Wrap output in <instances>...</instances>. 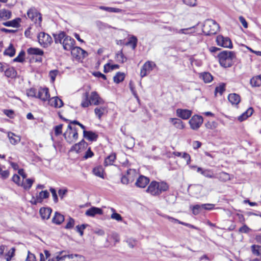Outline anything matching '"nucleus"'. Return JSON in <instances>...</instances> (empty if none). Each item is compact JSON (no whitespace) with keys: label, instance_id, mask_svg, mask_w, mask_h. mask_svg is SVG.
<instances>
[{"label":"nucleus","instance_id":"obj_42","mask_svg":"<svg viewBox=\"0 0 261 261\" xmlns=\"http://www.w3.org/2000/svg\"><path fill=\"white\" fill-rule=\"evenodd\" d=\"M124 77L125 75L123 73L118 72L114 76L113 80L115 83L118 84L124 80Z\"/></svg>","mask_w":261,"mask_h":261},{"label":"nucleus","instance_id":"obj_57","mask_svg":"<svg viewBox=\"0 0 261 261\" xmlns=\"http://www.w3.org/2000/svg\"><path fill=\"white\" fill-rule=\"evenodd\" d=\"M74 225V220L72 218L70 217L68 219V221L65 226V228L70 229L73 227Z\"/></svg>","mask_w":261,"mask_h":261},{"label":"nucleus","instance_id":"obj_27","mask_svg":"<svg viewBox=\"0 0 261 261\" xmlns=\"http://www.w3.org/2000/svg\"><path fill=\"white\" fill-rule=\"evenodd\" d=\"M12 13L10 11L5 9L0 10V19L6 20L11 17Z\"/></svg>","mask_w":261,"mask_h":261},{"label":"nucleus","instance_id":"obj_15","mask_svg":"<svg viewBox=\"0 0 261 261\" xmlns=\"http://www.w3.org/2000/svg\"><path fill=\"white\" fill-rule=\"evenodd\" d=\"M64 261H85V258L77 254H64Z\"/></svg>","mask_w":261,"mask_h":261},{"label":"nucleus","instance_id":"obj_20","mask_svg":"<svg viewBox=\"0 0 261 261\" xmlns=\"http://www.w3.org/2000/svg\"><path fill=\"white\" fill-rule=\"evenodd\" d=\"M35 180L33 178L22 179L20 186L22 187L25 190H29L33 184Z\"/></svg>","mask_w":261,"mask_h":261},{"label":"nucleus","instance_id":"obj_21","mask_svg":"<svg viewBox=\"0 0 261 261\" xmlns=\"http://www.w3.org/2000/svg\"><path fill=\"white\" fill-rule=\"evenodd\" d=\"M8 137L10 143L13 145L17 144L21 140V137L19 136L10 132L8 133Z\"/></svg>","mask_w":261,"mask_h":261},{"label":"nucleus","instance_id":"obj_51","mask_svg":"<svg viewBox=\"0 0 261 261\" xmlns=\"http://www.w3.org/2000/svg\"><path fill=\"white\" fill-rule=\"evenodd\" d=\"M27 94L28 96L37 98V92L34 88H31L27 90Z\"/></svg>","mask_w":261,"mask_h":261},{"label":"nucleus","instance_id":"obj_22","mask_svg":"<svg viewBox=\"0 0 261 261\" xmlns=\"http://www.w3.org/2000/svg\"><path fill=\"white\" fill-rule=\"evenodd\" d=\"M51 209L49 207H42L40 209L39 213L40 215L43 220H47L49 218L51 213Z\"/></svg>","mask_w":261,"mask_h":261},{"label":"nucleus","instance_id":"obj_29","mask_svg":"<svg viewBox=\"0 0 261 261\" xmlns=\"http://www.w3.org/2000/svg\"><path fill=\"white\" fill-rule=\"evenodd\" d=\"M49 196V193L47 190L42 191L38 195L36 196V202H42L44 199L48 198Z\"/></svg>","mask_w":261,"mask_h":261},{"label":"nucleus","instance_id":"obj_53","mask_svg":"<svg viewBox=\"0 0 261 261\" xmlns=\"http://www.w3.org/2000/svg\"><path fill=\"white\" fill-rule=\"evenodd\" d=\"M58 73L59 71L58 70H51L49 72V75L52 82H54L55 81L56 77L58 74Z\"/></svg>","mask_w":261,"mask_h":261},{"label":"nucleus","instance_id":"obj_59","mask_svg":"<svg viewBox=\"0 0 261 261\" xmlns=\"http://www.w3.org/2000/svg\"><path fill=\"white\" fill-rule=\"evenodd\" d=\"M12 180L18 186H20L21 181L20 180V176L18 175L14 174L12 177Z\"/></svg>","mask_w":261,"mask_h":261},{"label":"nucleus","instance_id":"obj_2","mask_svg":"<svg viewBox=\"0 0 261 261\" xmlns=\"http://www.w3.org/2000/svg\"><path fill=\"white\" fill-rule=\"evenodd\" d=\"M169 186L165 182L152 181L146 189V192L152 196H159L162 192L168 190Z\"/></svg>","mask_w":261,"mask_h":261},{"label":"nucleus","instance_id":"obj_24","mask_svg":"<svg viewBox=\"0 0 261 261\" xmlns=\"http://www.w3.org/2000/svg\"><path fill=\"white\" fill-rule=\"evenodd\" d=\"M169 121L177 129H182L185 128L184 122L179 119L171 118L169 119Z\"/></svg>","mask_w":261,"mask_h":261},{"label":"nucleus","instance_id":"obj_16","mask_svg":"<svg viewBox=\"0 0 261 261\" xmlns=\"http://www.w3.org/2000/svg\"><path fill=\"white\" fill-rule=\"evenodd\" d=\"M48 102L50 106L57 108H60L63 106V102L58 97L50 98Z\"/></svg>","mask_w":261,"mask_h":261},{"label":"nucleus","instance_id":"obj_40","mask_svg":"<svg viewBox=\"0 0 261 261\" xmlns=\"http://www.w3.org/2000/svg\"><path fill=\"white\" fill-rule=\"evenodd\" d=\"M116 159V156L114 154H111L109 155L105 160L104 164L106 166L109 165H112L115 160Z\"/></svg>","mask_w":261,"mask_h":261},{"label":"nucleus","instance_id":"obj_50","mask_svg":"<svg viewBox=\"0 0 261 261\" xmlns=\"http://www.w3.org/2000/svg\"><path fill=\"white\" fill-rule=\"evenodd\" d=\"M191 207L192 208L193 214L195 215H198L200 212L201 210L202 209L201 204H196Z\"/></svg>","mask_w":261,"mask_h":261},{"label":"nucleus","instance_id":"obj_8","mask_svg":"<svg viewBox=\"0 0 261 261\" xmlns=\"http://www.w3.org/2000/svg\"><path fill=\"white\" fill-rule=\"evenodd\" d=\"M39 44L43 47L49 46L53 42L51 37L44 32L40 33L37 36Z\"/></svg>","mask_w":261,"mask_h":261},{"label":"nucleus","instance_id":"obj_28","mask_svg":"<svg viewBox=\"0 0 261 261\" xmlns=\"http://www.w3.org/2000/svg\"><path fill=\"white\" fill-rule=\"evenodd\" d=\"M64 220V216L59 213L56 212L53 218L52 221L54 223L59 225Z\"/></svg>","mask_w":261,"mask_h":261},{"label":"nucleus","instance_id":"obj_32","mask_svg":"<svg viewBox=\"0 0 261 261\" xmlns=\"http://www.w3.org/2000/svg\"><path fill=\"white\" fill-rule=\"evenodd\" d=\"M104 170L101 166L95 167L93 169V174L96 176L103 178Z\"/></svg>","mask_w":261,"mask_h":261},{"label":"nucleus","instance_id":"obj_1","mask_svg":"<svg viewBox=\"0 0 261 261\" xmlns=\"http://www.w3.org/2000/svg\"><path fill=\"white\" fill-rule=\"evenodd\" d=\"M104 102V100L96 92H92L90 95L89 94L88 92H86L83 95L81 106L83 108H87L91 105L98 106L102 105Z\"/></svg>","mask_w":261,"mask_h":261},{"label":"nucleus","instance_id":"obj_47","mask_svg":"<svg viewBox=\"0 0 261 261\" xmlns=\"http://www.w3.org/2000/svg\"><path fill=\"white\" fill-rule=\"evenodd\" d=\"M15 249L12 248L6 254V259L7 261H10L11 258L14 256Z\"/></svg>","mask_w":261,"mask_h":261},{"label":"nucleus","instance_id":"obj_19","mask_svg":"<svg viewBox=\"0 0 261 261\" xmlns=\"http://www.w3.org/2000/svg\"><path fill=\"white\" fill-rule=\"evenodd\" d=\"M87 146L86 142L82 140L79 143L74 144L72 146L71 151H74L76 152H80L83 151Z\"/></svg>","mask_w":261,"mask_h":261},{"label":"nucleus","instance_id":"obj_62","mask_svg":"<svg viewBox=\"0 0 261 261\" xmlns=\"http://www.w3.org/2000/svg\"><path fill=\"white\" fill-rule=\"evenodd\" d=\"M181 156L182 158L186 160L187 164L190 165L191 161V156L190 154L186 152H183Z\"/></svg>","mask_w":261,"mask_h":261},{"label":"nucleus","instance_id":"obj_34","mask_svg":"<svg viewBox=\"0 0 261 261\" xmlns=\"http://www.w3.org/2000/svg\"><path fill=\"white\" fill-rule=\"evenodd\" d=\"M107 110V107H97L94 110V113L96 116L100 119L102 116Z\"/></svg>","mask_w":261,"mask_h":261},{"label":"nucleus","instance_id":"obj_61","mask_svg":"<svg viewBox=\"0 0 261 261\" xmlns=\"http://www.w3.org/2000/svg\"><path fill=\"white\" fill-rule=\"evenodd\" d=\"M62 124L57 125L55 127V133L56 136H58L62 134Z\"/></svg>","mask_w":261,"mask_h":261},{"label":"nucleus","instance_id":"obj_36","mask_svg":"<svg viewBox=\"0 0 261 261\" xmlns=\"http://www.w3.org/2000/svg\"><path fill=\"white\" fill-rule=\"evenodd\" d=\"M119 68V66L117 64L111 65L110 63H108L105 65L103 71L105 73H107L114 69H118Z\"/></svg>","mask_w":261,"mask_h":261},{"label":"nucleus","instance_id":"obj_54","mask_svg":"<svg viewBox=\"0 0 261 261\" xmlns=\"http://www.w3.org/2000/svg\"><path fill=\"white\" fill-rule=\"evenodd\" d=\"M225 91V85L224 84H221L219 86L217 87L215 89V92L216 93H219L220 94H222V93Z\"/></svg>","mask_w":261,"mask_h":261},{"label":"nucleus","instance_id":"obj_18","mask_svg":"<svg viewBox=\"0 0 261 261\" xmlns=\"http://www.w3.org/2000/svg\"><path fill=\"white\" fill-rule=\"evenodd\" d=\"M103 213L102 210L98 207H92L86 211V215L90 217H94L96 215H102Z\"/></svg>","mask_w":261,"mask_h":261},{"label":"nucleus","instance_id":"obj_44","mask_svg":"<svg viewBox=\"0 0 261 261\" xmlns=\"http://www.w3.org/2000/svg\"><path fill=\"white\" fill-rule=\"evenodd\" d=\"M99 9L100 10H105L109 12L118 13L121 12V10L118 8L108 7L105 6H100Z\"/></svg>","mask_w":261,"mask_h":261},{"label":"nucleus","instance_id":"obj_64","mask_svg":"<svg viewBox=\"0 0 261 261\" xmlns=\"http://www.w3.org/2000/svg\"><path fill=\"white\" fill-rule=\"evenodd\" d=\"M26 261H36V257L35 255L30 251H28V256Z\"/></svg>","mask_w":261,"mask_h":261},{"label":"nucleus","instance_id":"obj_5","mask_svg":"<svg viewBox=\"0 0 261 261\" xmlns=\"http://www.w3.org/2000/svg\"><path fill=\"white\" fill-rule=\"evenodd\" d=\"M65 139L69 143L76 141L78 138V133L76 129H73L70 124L67 127V130L64 134Z\"/></svg>","mask_w":261,"mask_h":261},{"label":"nucleus","instance_id":"obj_25","mask_svg":"<svg viewBox=\"0 0 261 261\" xmlns=\"http://www.w3.org/2000/svg\"><path fill=\"white\" fill-rule=\"evenodd\" d=\"M228 99L229 102L232 105H237L241 101V98L239 95L236 93H231L228 95Z\"/></svg>","mask_w":261,"mask_h":261},{"label":"nucleus","instance_id":"obj_41","mask_svg":"<svg viewBox=\"0 0 261 261\" xmlns=\"http://www.w3.org/2000/svg\"><path fill=\"white\" fill-rule=\"evenodd\" d=\"M27 51L30 55H42L43 54V51L38 48H30Z\"/></svg>","mask_w":261,"mask_h":261},{"label":"nucleus","instance_id":"obj_63","mask_svg":"<svg viewBox=\"0 0 261 261\" xmlns=\"http://www.w3.org/2000/svg\"><path fill=\"white\" fill-rule=\"evenodd\" d=\"M137 39L135 36H132L130 38L129 41L128 42V44H133V48L134 49L137 46Z\"/></svg>","mask_w":261,"mask_h":261},{"label":"nucleus","instance_id":"obj_9","mask_svg":"<svg viewBox=\"0 0 261 261\" xmlns=\"http://www.w3.org/2000/svg\"><path fill=\"white\" fill-rule=\"evenodd\" d=\"M203 121V119L202 116L198 115H194L190 119L189 123L192 129L196 130L201 126Z\"/></svg>","mask_w":261,"mask_h":261},{"label":"nucleus","instance_id":"obj_13","mask_svg":"<svg viewBox=\"0 0 261 261\" xmlns=\"http://www.w3.org/2000/svg\"><path fill=\"white\" fill-rule=\"evenodd\" d=\"M75 41L71 37L67 36L62 42L63 48L66 50H71L75 45Z\"/></svg>","mask_w":261,"mask_h":261},{"label":"nucleus","instance_id":"obj_43","mask_svg":"<svg viewBox=\"0 0 261 261\" xmlns=\"http://www.w3.org/2000/svg\"><path fill=\"white\" fill-rule=\"evenodd\" d=\"M217 178L222 181H226L230 179V175L229 174L222 172L218 174Z\"/></svg>","mask_w":261,"mask_h":261},{"label":"nucleus","instance_id":"obj_58","mask_svg":"<svg viewBox=\"0 0 261 261\" xmlns=\"http://www.w3.org/2000/svg\"><path fill=\"white\" fill-rule=\"evenodd\" d=\"M112 219L116 220L118 221H121L122 220V218L121 215L117 213L114 212L111 216Z\"/></svg>","mask_w":261,"mask_h":261},{"label":"nucleus","instance_id":"obj_38","mask_svg":"<svg viewBox=\"0 0 261 261\" xmlns=\"http://www.w3.org/2000/svg\"><path fill=\"white\" fill-rule=\"evenodd\" d=\"M200 77L206 83H210L213 79V76L209 72H204L200 74Z\"/></svg>","mask_w":261,"mask_h":261},{"label":"nucleus","instance_id":"obj_30","mask_svg":"<svg viewBox=\"0 0 261 261\" xmlns=\"http://www.w3.org/2000/svg\"><path fill=\"white\" fill-rule=\"evenodd\" d=\"M253 112V110L252 108L248 109V110L243 113L241 115L238 117V120L242 122L246 119L249 116H250Z\"/></svg>","mask_w":261,"mask_h":261},{"label":"nucleus","instance_id":"obj_6","mask_svg":"<svg viewBox=\"0 0 261 261\" xmlns=\"http://www.w3.org/2000/svg\"><path fill=\"white\" fill-rule=\"evenodd\" d=\"M28 17L36 24L40 26L42 21L41 14L35 8H30L27 12Z\"/></svg>","mask_w":261,"mask_h":261},{"label":"nucleus","instance_id":"obj_23","mask_svg":"<svg viewBox=\"0 0 261 261\" xmlns=\"http://www.w3.org/2000/svg\"><path fill=\"white\" fill-rule=\"evenodd\" d=\"M149 181L148 178L141 175L138 178L136 182V185L139 188H144L149 183Z\"/></svg>","mask_w":261,"mask_h":261},{"label":"nucleus","instance_id":"obj_12","mask_svg":"<svg viewBox=\"0 0 261 261\" xmlns=\"http://www.w3.org/2000/svg\"><path fill=\"white\" fill-rule=\"evenodd\" d=\"M37 98L43 101H48L50 98L48 89L47 88H40L37 91Z\"/></svg>","mask_w":261,"mask_h":261},{"label":"nucleus","instance_id":"obj_39","mask_svg":"<svg viewBox=\"0 0 261 261\" xmlns=\"http://www.w3.org/2000/svg\"><path fill=\"white\" fill-rule=\"evenodd\" d=\"M125 175L128 177L129 181L132 182L137 176V172L136 170L129 169L127 170L126 174Z\"/></svg>","mask_w":261,"mask_h":261},{"label":"nucleus","instance_id":"obj_55","mask_svg":"<svg viewBox=\"0 0 261 261\" xmlns=\"http://www.w3.org/2000/svg\"><path fill=\"white\" fill-rule=\"evenodd\" d=\"M182 2L190 7H194L196 5V0H182Z\"/></svg>","mask_w":261,"mask_h":261},{"label":"nucleus","instance_id":"obj_60","mask_svg":"<svg viewBox=\"0 0 261 261\" xmlns=\"http://www.w3.org/2000/svg\"><path fill=\"white\" fill-rule=\"evenodd\" d=\"M251 230V229L248 227L246 224H244L242 227H240L239 231L242 233H248Z\"/></svg>","mask_w":261,"mask_h":261},{"label":"nucleus","instance_id":"obj_33","mask_svg":"<svg viewBox=\"0 0 261 261\" xmlns=\"http://www.w3.org/2000/svg\"><path fill=\"white\" fill-rule=\"evenodd\" d=\"M250 84L252 87H259L261 85V75L253 77L250 80Z\"/></svg>","mask_w":261,"mask_h":261},{"label":"nucleus","instance_id":"obj_31","mask_svg":"<svg viewBox=\"0 0 261 261\" xmlns=\"http://www.w3.org/2000/svg\"><path fill=\"white\" fill-rule=\"evenodd\" d=\"M5 74L8 77L14 78L17 75V72L13 67H11L6 69Z\"/></svg>","mask_w":261,"mask_h":261},{"label":"nucleus","instance_id":"obj_49","mask_svg":"<svg viewBox=\"0 0 261 261\" xmlns=\"http://www.w3.org/2000/svg\"><path fill=\"white\" fill-rule=\"evenodd\" d=\"M218 124L215 121H208L205 123V126L208 129H214L216 128Z\"/></svg>","mask_w":261,"mask_h":261},{"label":"nucleus","instance_id":"obj_46","mask_svg":"<svg viewBox=\"0 0 261 261\" xmlns=\"http://www.w3.org/2000/svg\"><path fill=\"white\" fill-rule=\"evenodd\" d=\"M202 175H203L204 176L210 178H215V176L213 174V172L210 170V169H205L202 171Z\"/></svg>","mask_w":261,"mask_h":261},{"label":"nucleus","instance_id":"obj_56","mask_svg":"<svg viewBox=\"0 0 261 261\" xmlns=\"http://www.w3.org/2000/svg\"><path fill=\"white\" fill-rule=\"evenodd\" d=\"M24 53L23 51H21L19 55L14 59V62H22L24 60Z\"/></svg>","mask_w":261,"mask_h":261},{"label":"nucleus","instance_id":"obj_10","mask_svg":"<svg viewBox=\"0 0 261 261\" xmlns=\"http://www.w3.org/2000/svg\"><path fill=\"white\" fill-rule=\"evenodd\" d=\"M216 42L219 46L230 48L232 47V42L228 37H224L222 35H219L217 37Z\"/></svg>","mask_w":261,"mask_h":261},{"label":"nucleus","instance_id":"obj_35","mask_svg":"<svg viewBox=\"0 0 261 261\" xmlns=\"http://www.w3.org/2000/svg\"><path fill=\"white\" fill-rule=\"evenodd\" d=\"M67 36L64 32H61L58 35H55V42L56 43H62L63 40Z\"/></svg>","mask_w":261,"mask_h":261},{"label":"nucleus","instance_id":"obj_3","mask_svg":"<svg viewBox=\"0 0 261 261\" xmlns=\"http://www.w3.org/2000/svg\"><path fill=\"white\" fill-rule=\"evenodd\" d=\"M235 57V54L231 51H223L218 55L219 63L222 66L225 68L232 66Z\"/></svg>","mask_w":261,"mask_h":261},{"label":"nucleus","instance_id":"obj_48","mask_svg":"<svg viewBox=\"0 0 261 261\" xmlns=\"http://www.w3.org/2000/svg\"><path fill=\"white\" fill-rule=\"evenodd\" d=\"M15 53V50L13 46L11 44L9 47L5 51V54L13 57Z\"/></svg>","mask_w":261,"mask_h":261},{"label":"nucleus","instance_id":"obj_17","mask_svg":"<svg viewBox=\"0 0 261 261\" xmlns=\"http://www.w3.org/2000/svg\"><path fill=\"white\" fill-rule=\"evenodd\" d=\"M83 136L90 141H96L98 138V135L93 132L84 130L83 132Z\"/></svg>","mask_w":261,"mask_h":261},{"label":"nucleus","instance_id":"obj_7","mask_svg":"<svg viewBox=\"0 0 261 261\" xmlns=\"http://www.w3.org/2000/svg\"><path fill=\"white\" fill-rule=\"evenodd\" d=\"M71 54L73 59L77 62L82 61L88 56V54L85 50L77 46H74L71 50Z\"/></svg>","mask_w":261,"mask_h":261},{"label":"nucleus","instance_id":"obj_14","mask_svg":"<svg viewBox=\"0 0 261 261\" xmlns=\"http://www.w3.org/2000/svg\"><path fill=\"white\" fill-rule=\"evenodd\" d=\"M176 113L178 117L187 120L191 117L192 112L187 109H177L176 111Z\"/></svg>","mask_w":261,"mask_h":261},{"label":"nucleus","instance_id":"obj_11","mask_svg":"<svg viewBox=\"0 0 261 261\" xmlns=\"http://www.w3.org/2000/svg\"><path fill=\"white\" fill-rule=\"evenodd\" d=\"M155 66V64L150 61L146 62L142 66L140 76L141 77H143L149 74L153 69V67Z\"/></svg>","mask_w":261,"mask_h":261},{"label":"nucleus","instance_id":"obj_45","mask_svg":"<svg viewBox=\"0 0 261 261\" xmlns=\"http://www.w3.org/2000/svg\"><path fill=\"white\" fill-rule=\"evenodd\" d=\"M48 261H64V252H61L59 255L49 258Z\"/></svg>","mask_w":261,"mask_h":261},{"label":"nucleus","instance_id":"obj_4","mask_svg":"<svg viewBox=\"0 0 261 261\" xmlns=\"http://www.w3.org/2000/svg\"><path fill=\"white\" fill-rule=\"evenodd\" d=\"M219 30L218 24L212 19L206 20L203 26V32L206 35L215 34Z\"/></svg>","mask_w":261,"mask_h":261},{"label":"nucleus","instance_id":"obj_26","mask_svg":"<svg viewBox=\"0 0 261 261\" xmlns=\"http://www.w3.org/2000/svg\"><path fill=\"white\" fill-rule=\"evenodd\" d=\"M21 19L16 18L12 20L6 21L3 23V24L6 27H12L13 28H18L20 26Z\"/></svg>","mask_w":261,"mask_h":261},{"label":"nucleus","instance_id":"obj_52","mask_svg":"<svg viewBox=\"0 0 261 261\" xmlns=\"http://www.w3.org/2000/svg\"><path fill=\"white\" fill-rule=\"evenodd\" d=\"M87 226V224L77 225L76 226V230L80 233L81 236H82L83 235V230L86 228Z\"/></svg>","mask_w":261,"mask_h":261},{"label":"nucleus","instance_id":"obj_37","mask_svg":"<svg viewBox=\"0 0 261 261\" xmlns=\"http://www.w3.org/2000/svg\"><path fill=\"white\" fill-rule=\"evenodd\" d=\"M252 253L261 257V246L253 245L251 247Z\"/></svg>","mask_w":261,"mask_h":261}]
</instances>
